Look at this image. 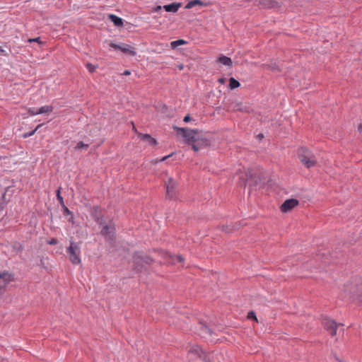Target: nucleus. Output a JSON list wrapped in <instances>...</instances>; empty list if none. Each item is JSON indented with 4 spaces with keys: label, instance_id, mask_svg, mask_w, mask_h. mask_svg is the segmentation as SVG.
Wrapping results in <instances>:
<instances>
[{
    "label": "nucleus",
    "instance_id": "f257e3e1",
    "mask_svg": "<svg viewBox=\"0 0 362 362\" xmlns=\"http://www.w3.org/2000/svg\"><path fill=\"white\" fill-rule=\"evenodd\" d=\"M344 297L349 298L352 300L362 302V284H350L344 286Z\"/></svg>",
    "mask_w": 362,
    "mask_h": 362
},
{
    "label": "nucleus",
    "instance_id": "f03ea898",
    "mask_svg": "<svg viewBox=\"0 0 362 362\" xmlns=\"http://www.w3.org/2000/svg\"><path fill=\"white\" fill-rule=\"evenodd\" d=\"M134 269L138 272L145 269V265H150L153 262V259L143 252H135L133 255Z\"/></svg>",
    "mask_w": 362,
    "mask_h": 362
},
{
    "label": "nucleus",
    "instance_id": "7ed1b4c3",
    "mask_svg": "<svg viewBox=\"0 0 362 362\" xmlns=\"http://www.w3.org/2000/svg\"><path fill=\"white\" fill-rule=\"evenodd\" d=\"M300 162L307 168H310L316 165L317 160L314 154L307 148L301 147L298 151Z\"/></svg>",
    "mask_w": 362,
    "mask_h": 362
},
{
    "label": "nucleus",
    "instance_id": "20e7f679",
    "mask_svg": "<svg viewBox=\"0 0 362 362\" xmlns=\"http://www.w3.org/2000/svg\"><path fill=\"white\" fill-rule=\"evenodd\" d=\"M66 252L69 255L70 262L74 264H79L81 259V248L78 243H75L73 238L70 239V245L66 247Z\"/></svg>",
    "mask_w": 362,
    "mask_h": 362
},
{
    "label": "nucleus",
    "instance_id": "39448f33",
    "mask_svg": "<svg viewBox=\"0 0 362 362\" xmlns=\"http://www.w3.org/2000/svg\"><path fill=\"white\" fill-rule=\"evenodd\" d=\"M174 129H175L177 134H181L185 139V141L187 144L191 145L192 146V144H194L198 135V129H191L183 127H174Z\"/></svg>",
    "mask_w": 362,
    "mask_h": 362
},
{
    "label": "nucleus",
    "instance_id": "423d86ee",
    "mask_svg": "<svg viewBox=\"0 0 362 362\" xmlns=\"http://www.w3.org/2000/svg\"><path fill=\"white\" fill-rule=\"evenodd\" d=\"M322 325L324 328L334 337L336 335L337 329L339 326H343L342 324H337L334 320L328 317H324L322 320Z\"/></svg>",
    "mask_w": 362,
    "mask_h": 362
},
{
    "label": "nucleus",
    "instance_id": "0eeeda50",
    "mask_svg": "<svg viewBox=\"0 0 362 362\" xmlns=\"http://www.w3.org/2000/svg\"><path fill=\"white\" fill-rule=\"evenodd\" d=\"M110 47L115 49H119L121 52H122L123 53L129 54L130 56H134L136 54L135 49L127 44H124V43L115 44V43L111 42L110 44Z\"/></svg>",
    "mask_w": 362,
    "mask_h": 362
},
{
    "label": "nucleus",
    "instance_id": "6e6552de",
    "mask_svg": "<svg viewBox=\"0 0 362 362\" xmlns=\"http://www.w3.org/2000/svg\"><path fill=\"white\" fill-rule=\"evenodd\" d=\"M188 354L191 360H194L197 358H201L204 361L206 360V356L198 345L192 346L188 351Z\"/></svg>",
    "mask_w": 362,
    "mask_h": 362
},
{
    "label": "nucleus",
    "instance_id": "1a4fd4ad",
    "mask_svg": "<svg viewBox=\"0 0 362 362\" xmlns=\"http://www.w3.org/2000/svg\"><path fill=\"white\" fill-rule=\"evenodd\" d=\"M90 214L98 224L103 225L105 223L101 209L98 206L92 207L90 210Z\"/></svg>",
    "mask_w": 362,
    "mask_h": 362
},
{
    "label": "nucleus",
    "instance_id": "9d476101",
    "mask_svg": "<svg viewBox=\"0 0 362 362\" xmlns=\"http://www.w3.org/2000/svg\"><path fill=\"white\" fill-rule=\"evenodd\" d=\"M166 185V196L169 199L176 198V183L175 181L170 177L168 182L165 183Z\"/></svg>",
    "mask_w": 362,
    "mask_h": 362
},
{
    "label": "nucleus",
    "instance_id": "9b49d317",
    "mask_svg": "<svg viewBox=\"0 0 362 362\" xmlns=\"http://www.w3.org/2000/svg\"><path fill=\"white\" fill-rule=\"evenodd\" d=\"M103 226V228L100 230L101 235H103L106 240H113L115 233V228L111 226L105 225V223Z\"/></svg>",
    "mask_w": 362,
    "mask_h": 362
},
{
    "label": "nucleus",
    "instance_id": "f8f14e48",
    "mask_svg": "<svg viewBox=\"0 0 362 362\" xmlns=\"http://www.w3.org/2000/svg\"><path fill=\"white\" fill-rule=\"evenodd\" d=\"M298 201L296 199H286L281 206V210L284 213H287L298 205Z\"/></svg>",
    "mask_w": 362,
    "mask_h": 362
},
{
    "label": "nucleus",
    "instance_id": "ddd939ff",
    "mask_svg": "<svg viewBox=\"0 0 362 362\" xmlns=\"http://www.w3.org/2000/svg\"><path fill=\"white\" fill-rule=\"evenodd\" d=\"M210 145V141L206 138H200L197 136L194 144H192V149L194 151H198L204 147H206Z\"/></svg>",
    "mask_w": 362,
    "mask_h": 362
},
{
    "label": "nucleus",
    "instance_id": "4468645a",
    "mask_svg": "<svg viewBox=\"0 0 362 362\" xmlns=\"http://www.w3.org/2000/svg\"><path fill=\"white\" fill-rule=\"evenodd\" d=\"M11 275L8 272H2L0 274V295H1L6 285L11 281Z\"/></svg>",
    "mask_w": 362,
    "mask_h": 362
},
{
    "label": "nucleus",
    "instance_id": "2eb2a0df",
    "mask_svg": "<svg viewBox=\"0 0 362 362\" xmlns=\"http://www.w3.org/2000/svg\"><path fill=\"white\" fill-rule=\"evenodd\" d=\"M181 3H172L170 4H167L163 6V8L166 12L169 13H176L178 9L181 7Z\"/></svg>",
    "mask_w": 362,
    "mask_h": 362
},
{
    "label": "nucleus",
    "instance_id": "dca6fc26",
    "mask_svg": "<svg viewBox=\"0 0 362 362\" xmlns=\"http://www.w3.org/2000/svg\"><path fill=\"white\" fill-rule=\"evenodd\" d=\"M139 136L141 139V140L147 142L148 144H149L151 146H155L157 144L156 140L154 138L151 137V135H149L148 134H140L139 135Z\"/></svg>",
    "mask_w": 362,
    "mask_h": 362
},
{
    "label": "nucleus",
    "instance_id": "f3484780",
    "mask_svg": "<svg viewBox=\"0 0 362 362\" xmlns=\"http://www.w3.org/2000/svg\"><path fill=\"white\" fill-rule=\"evenodd\" d=\"M108 17L115 26L120 27L123 25V20L120 17L115 14H110Z\"/></svg>",
    "mask_w": 362,
    "mask_h": 362
},
{
    "label": "nucleus",
    "instance_id": "a211bd4d",
    "mask_svg": "<svg viewBox=\"0 0 362 362\" xmlns=\"http://www.w3.org/2000/svg\"><path fill=\"white\" fill-rule=\"evenodd\" d=\"M204 4L200 0L189 1L185 6L186 9H190L197 5L203 6Z\"/></svg>",
    "mask_w": 362,
    "mask_h": 362
},
{
    "label": "nucleus",
    "instance_id": "6ab92c4d",
    "mask_svg": "<svg viewBox=\"0 0 362 362\" xmlns=\"http://www.w3.org/2000/svg\"><path fill=\"white\" fill-rule=\"evenodd\" d=\"M218 62L223 65L230 66L232 65V60L226 56H221L218 58Z\"/></svg>",
    "mask_w": 362,
    "mask_h": 362
},
{
    "label": "nucleus",
    "instance_id": "aec40b11",
    "mask_svg": "<svg viewBox=\"0 0 362 362\" xmlns=\"http://www.w3.org/2000/svg\"><path fill=\"white\" fill-rule=\"evenodd\" d=\"M259 4L264 8H272L276 4V2L272 0H259Z\"/></svg>",
    "mask_w": 362,
    "mask_h": 362
},
{
    "label": "nucleus",
    "instance_id": "412c9836",
    "mask_svg": "<svg viewBox=\"0 0 362 362\" xmlns=\"http://www.w3.org/2000/svg\"><path fill=\"white\" fill-rule=\"evenodd\" d=\"M240 86V83L239 81L235 80L234 78H230L229 79V84L228 88L231 90L238 88Z\"/></svg>",
    "mask_w": 362,
    "mask_h": 362
},
{
    "label": "nucleus",
    "instance_id": "4be33fe9",
    "mask_svg": "<svg viewBox=\"0 0 362 362\" xmlns=\"http://www.w3.org/2000/svg\"><path fill=\"white\" fill-rule=\"evenodd\" d=\"M53 110V107L50 105H45L38 108L40 114L49 113Z\"/></svg>",
    "mask_w": 362,
    "mask_h": 362
},
{
    "label": "nucleus",
    "instance_id": "5701e85b",
    "mask_svg": "<svg viewBox=\"0 0 362 362\" xmlns=\"http://www.w3.org/2000/svg\"><path fill=\"white\" fill-rule=\"evenodd\" d=\"M89 147V144H84L83 141H79L76 147V150L87 149Z\"/></svg>",
    "mask_w": 362,
    "mask_h": 362
},
{
    "label": "nucleus",
    "instance_id": "b1692460",
    "mask_svg": "<svg viewBox=\"0 0 362 362\" xmlns=\"http://www.w3.org/2000/svg\"><path fill=\"white\" fill-rule=\"evenodd\" d=\"M185 43H186V42L184 40H177L171 42L170 45L173 48H175L177 46L184 45Z\"/></svg>",
    "mask_w": 362,
    "mask_h": 362
},
{
    "label": "nucleus",
    "instance_id": "393cba45",
    "mask_svg": "<svg viewBox=\"0 0 362 362\" xmlns=\"http://www.w3.org/2000/svg\"><path fill=\"white\" fill-rule=\"evenodd\" d=\"M57 199L59 201V202L61 204V206H63V204H64V199H63V197L60 194V188H59L57 190Z\"/></svg>",
    "mask_w": 362,
    "mask_h": 362
},
{
    "label": "nucleus",
    "instance_id": "a878e982",
    "mask_svg": "<svg viewBox=\"0 0 362 362\" xmlns=\"http://www.w3.org/2000/svg\"><path fill=\"white\" fill-rule=\"evenodd\" d=\"M28 114L31 116H33V115H38L40 114L38 112V108H35V107H33V108H29L28 110Z\"/></svg>",
    "mask_w": 362,
    "mask_h": 362
},
{
    "label": "nucleus",
    "instance_id": "bb28decb",
    "mask_svg": "<svg viewBox=\"0 0 362 362\" xmlns=\"http://www.w3.org/2000/svg\"><path fill=\"white\" fill-rule=\"evenodd\" d=\"M235 108H236L237 110H240V111H245V112H249V110H247V108L245 107V106H243L242 104H237L235 106Z\"/></svg>",
    "mask_w": 362,
    "mask_h": 362
},
{
    "label": "nucleus",
    "instance_id": "cd10ccee",
    "mask_svg": "<svg viewBox=\"0 0 362 362\" xmlns=\"http://www.w3.org/2000/svg\"><path fill=\"white\" fill-rule=\"evenodd\" d=\"M86 68L88 69L89 72L93 73L95 70L96 66H95L92 64L88 63L86 64Z\"/></svg>",
    "mask_w": 362,
    "mask_h": 362
},
{
    "label": "nucleus",
    "instance_id": "c85d7f7f",
    "mask_svg": "<svg viewBox=\"0 0 362 362\" xmlns=\"http://www.w3.org/2000/svg\"><path fill=\"white\" fill-rule=\"evenodd\" d=\"M62 209H63V214L64 216L66 215H70L71 214V211L65 206V204H63V206H62Z\"/></svg>",
    "mask_w": 362,
    "mask_h": 362
},
{
    "label": "nucleus",
    "instance_id": "c756f323",
    "mask_svg": "<svg viewBox=\"0 0 362 362\" xmlns=\"http://www.w3.org/2000/svg\"><path fill=\"white\" fill-rule=\"evenodd\" d=\"M247 318L248 319H252L256 321H257V317L255 315V313L253 311H250L247 314Z\"/></svg>",
    "mask_w": 362,
    "mask_h": 362
},
{
    "label": "nucleus",
    "instance_id": "7c9ffc66",
    "mask_svg": "<svg viewBox=\"0 0 362 362\" xmlns=\"http://www.w3.org/2000/svg\"><path fill=\"white\" fill-rule=\"evenodd\" d=\"M47 243L50 245H54L58 243V240L55 238H52L49 240L47 241Z\"/></svg>",
    "mask_w": 362,
    "mask_h": 362
},
{
    "label": "nucleus",
    "instance_id": "2f4dec72",
    "mask_svg": "<svg viewBox=\"0 0 362 362\" xmlns=\"http://www.w3.org/2000/svg\"><path fill=\"white\" fill-rule=\"evenodd\" d=\"M35 133V130H33L31 132L24 133L23 134V137L25 138H25H28V137L33 136Z\"/></svg>",
    "mask_w": 362,
    "mask_h": 362
},
{
    "label": "nucleus",
    "instance_id": "473e14b6",
    "mask_svg": "<svg viewBox=\"0 0 362 362\" xmlns=\"http://www.w3.org/2000/svg\"><path fill=\"white\" fill-rule=\"evenodd\" d=\"M203 329H204V332H205L206 333H209V334H211V329L207 327L206 325H202V327Z\"/></svg>",
    "mask_w": 362,
    "mask_h": 362
},
{
    "label": "nucleus",
    "instance_id": "72a5a7b5",
    "mask_svg": "<svg viewBox=\"0 0 362 362\" xmlns=\"http://www.w3.org/2000/svg\"><path fill=\"white\" fill-rule=\"evenodd\" d=\"M28 42H37L38 43H40V37H36V38H31V39H29L28 40Z\"/></svg>",
    "mask_w": 362,
    "mask_h": 362
},
{
    "label": "nucleus",
    "instance_id": "f704fd0d",
    "mask_svg": "<svg viewBox=\"0 0 362 362\" xmlns=\"http://www.w3.org/2000/svg\"><path fill=\"white\" fill-rule=\"evenodd\" d=\"M191 120H192V118H191V117L189 115H187L186 116H185V117L183 119V121L185 122H189Z\"/></svg>",
    "mask_w": 362,
    "mask_h": 362
},
{
    "label": "nucleus",
    "instance_id": "c9c22d12",
    "mask_svg": "<svg viewBox=\"0 0 362 362\" xmlns=\"http://www.w3.org/2000/svg\"><path fill=\"white\" fill-rule=\"evenodd\" d=\"M176 261L178 262H182L184 261V258L181 255H178L176 257Z\"/></svg>",
    "mask_w": 362,
    "mask_h": 362
},
{
    "label": "nucleus",
    "instance_id": "e433bc0d",
    "mask_svg": "<svg viewBox=\"0 0 362 362\" xmlns=\"http://www.w3.org/2000/svg\"><path fill=\"white\" fill-rule=\"evenodd\" d=\"M226 78H219L218 79V83H224L226 82Z\"/></svg>",
    "mask_w": 362,
    "mask_h": 362
},
{
    "label": "nucleus",
    "instance_id": "4c0bfd02",
    "mask_svg": "<svg viewBox=\"0 0 362 362\" xmlns=\"http://www.w3.org/2000/svg\"><path fill=\"white\" fill-rule=\"evenodd\" d=\"M170 156H171V155H168V156H164V157H163V158L160 160V161H164V160H165L167 158H169V157H170Z\"/></svg>",
    "mask_w": 362,
    "mask_h": 362
},
{
    "label": "nucleus",
    "instance_id": "58836bf2",
    "mask_svg": "<svg viewBox=\"0 0 362 362\" xmlns=\"http://www.w3.org/2000/svg\"><path fill=\"white\" fill-rule=\"evenodd\" d=\"M70 215H71V217L69 218V221L74 223V216L72 214Z\"/></svg>",
    "mask_w": 362,
    "mask_h": 362
},
{
    "label": "nucleus",
    "instance_id": "ea45409f",
    "mask_svg": "<svg viewBox=\"0 0 362 362\" xmlns=\"http://www.w3.org/2000/svg\"><path fill=\"white\" fill-rule=\"evenodd\" d=\"M42 125H43V124H38V125L35 127V129H34V130H35V132H36L39 129H40V127H41Z\"/></svg>",
    "mask_w": 362,
    "mask_h": 362
},
{
    "label": "nucleus",
    "instance_id": "a19ab883",
    "mask_svg": "<svg viewBox=\"0 0 362 362\" xmlns=\"http://www.w3.org/2000/svg\"><path fill=\"white\" fill-rule=\"evenodd\" d=\"M124 74V75H129V74H130V71H128V70H126V71H124V74Z\"/></svg>",
    "mask_w": 362,
    "mask_h": 362
},
{
    "label": "nucleus",
    "instance_id": "79ce46f5",
    "mask_svg": "<svg viewBox=\"0 0 362 362\" xmlns=\"http://www.w3.org/2000/svg\"><path fill=\"white\" fill-rule=\"evenodd\" d=\"M4 52V50L1 47H0V53Z\"/></svg>",
    "mask_w": 362,
    "mask_h": 362
},
{
    "label": "nucleus",
    "instance_id": "37998d69",
    "mask_svg": "<svg viewBox=\"0 0 362 362\" xmlns=\"http://www.w3.org/2000/svg\"><path fill=\"white\" fill-rule=\"evenodd\" d=\"M183 69V65H180V69Z\"/></svg>",
    "mask_w": 362,
    "mask_h": 362
},
{
    "label": "nucleus",
    "instance_id": "c03bdc74",
    "mask_svg": "<svg viewBox=\"0 0 362 362\" xmlns=\"http://www.w3.org/2000/svg\"><path fill=\"white\" fill-rule=\"evenodd\" d=\"M258 136H259V138H262V137H263V135H262V134H259V135H258Z\"/></svg>",
    "mask_w": 362,
    "mask_h": 362
},
{
    "label": "nucleus",
    "instance_id": "a18cd8bd",
    "mask_svg": "<svg viewBox=\"0 0 362 362\" xmlns=\"http://www.w3.org/2000/svg\"><path fill=\"white\" fill-rule=\"evenodd\" d=\"M225 230H226V232H230V230H228V228H226Z\"/></svg>",
    "mask_w": 362,
    "mask_h": 362
}]
</instances>
